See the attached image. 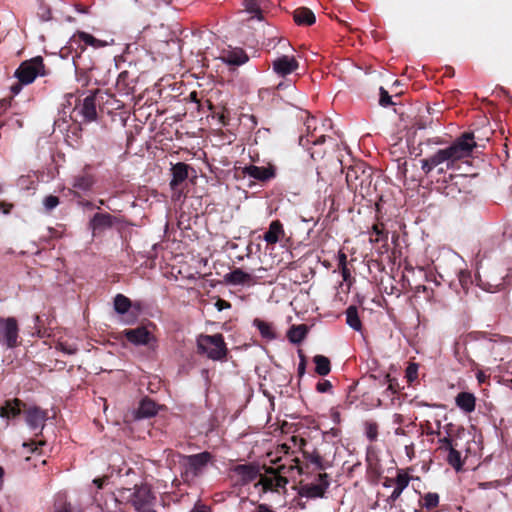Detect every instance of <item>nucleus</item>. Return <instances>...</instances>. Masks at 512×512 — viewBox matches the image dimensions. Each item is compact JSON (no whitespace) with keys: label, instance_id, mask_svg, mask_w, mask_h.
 Returning <instances> with one entry per match:
<instances>
[{"label":"nucleus","instance_id":"f3484780","mask_svg":"<svg viewBox=\"0 0 512 512\" xmlns=\"http://www.w3.org/2000/svg\"><path fill=\"white\" fill-rule=\"evenodd\" d=\"M224 281L229 285H248L253 286L258 283V278L241 268H235L224 275Z\"/></svg>","mask_w":512,"mask_h":512},{"label":"nucleus","instance_id":"9b49d317","mask_svg":"<svg viewBox=\"0 0 512 512\" xmlns=\"http://www.w3.org/2000/svg\"><path fill=\"white\" fill-rule=\"evenodd\" d=\"M330 486L329 476L327 473H319L317 483H307L300 486L298 495L301 497L316 499L323 498Z\"/></svg>","mask_w":512,"mask_h":512},{"label":"nucleus","instance_id":"aec40b11","mask_svg":"<svg viewBox=\"0 0 512 512\" xmlns=\"http://www.w3.org/2000/svg\"><path fill=\"white\" fill-rule=\"evenodd\" d=\"M116 222V217L109 213H95L90 219L88 226L95 236L105 229L112 228Z\"/></svg>","mask_w":512,"mask_h":512},{"label":"nucleus","instance_id":"a19ab883","mask_svg":"<svg viewBox=\"0 0 512 512\" xmlns=\"http://www.w3.org/2000/svg\"><path fill=\"white\" fill-rule=\"evenodd\" d=\"M458 280L464 292L468 293V290L473 283L471 273L467 270H460L458 273Z\"/></svg>","mask_w":512,"mask_h":512},{"label":"nucleus","instance_id":"774afa93","mask_svg":"<svg viewBox=\"0 0 512 512\" xmlns=\"http://www.w3.org/2000/svg\"><path fill=\"white\" fill-rule=\"evenodd\" d=\"M22 85L20 82H18L17 84H14L11 86V92L13 94H18L20 91H21V88H22Z\"/></svg>","mask_w":512,"mask_h":512},{"label":"nucleus","instance_id":"6e6552de","mask_svg":"<svg viewBox=\"0 0 512 512\" xmlns=\"http://www.w3.org/2000/svg\"><path fill=\"white\" fill-rule=\"evenodd\" d=\"M97 183V177L92 172V165L86 164L71 179V188L69 192L75 198H81V194L91 192Z\"/></svg>","mask_w":512,"mask_h":512},{"label":"nucleus","instance_id":"bb28decb","mask_svg":"<svg viewBox=\"0 0 512 512\" xmlns=\"http://www.w3.org/2000/svg\"><path fill=\"white\" fill-rule=\"evenodd\" d=\"M293 19L298 25L310 26L315 23V15L309 8L300 7L294 10Z\"/></svg>","mask_w":512,"mask_h":512},{"label":"nucleus","instance_id":"4468645a","mask_svg":"<svg viewBox=\"0 0 512 512\" xmlns=\"http://www.w3.org/2000/svg\"><path fill=\"white\" fill-rule=\"evenodd\" d=\"M154 497L151 490L146 485H135L134 492L131 495L133 507L138 512H146V506L150 505Z\"/></svg>","mask_w":512,"mask_h":512},{"label":"nucleus","instance_id":"7ed1b4c3","mask_svg":"<svg viewBox=\"0 0 512 512\" xmlns=\"http://www.w3.org/2000/svg\"><path fill=\"white\" fill-rule=\"evenodd\" d=\"M305 127L306 133L300 135L299 144L309 151L313 160H323L326 158V149L323 145L327 139V136L324 134V122L319 127L317 118L308 116Z\"/></svg>","mask_w":512,"mask_h":512},{"label":"nucleus","instance_id":"4c0bfd02","mask_svg":"<svg viewBox=\"0 0 512 512\" xmlns=\"http://www.w3.org/2000/svg\"><path fill=\"white\" fill-rule=\"evenodd\" d=\"M410 480L411 477L407 471L403 469H398L397 475L394 478L395 487L404 490L409 485Z\"/></svg>","mask_w":512,"mask_h":512},{"label":"nucleus","instance_id":"c85d7f7f","mask_svg":"<svg viewBox=\"0 0 512 512\" xmlns=\"http://www.w3.org/2000/svg\"><path fill=\"white\" fill-rule=\"evenodd\" d=\"M476 398L472 393L460 392L456 396V404L463 411L470 413L475 410Z\"/></svg>","mask_w":512,"mask_h":512},{"label":"nucleus","instance_id":"5701e85b","mask_svg":"<svg viewBox=\"0 0 512 512\" xmlns=\"http://www.w3.org/2000/svg\"><path fill=\"white\" fill-rule=\"evenodd\" d=\"M476 278L478 281V286L487 292H497L504 286L503 276L493 278H489L487 275L482 276L479 269L477 270Z\"/></svg>","mask_w":512,"mask_h":512},{"label":"nucleus","instance_id":"58836bf2","mask_svg":"<svg viewBox=\"0 0 512 512\" xmlns=\"http://www.w3.org/2000/svg\"><path fill=\"white\" fill-rule=\"evenodd\" d=\"M439 504V495L437 493H426L421 500V507L426 510H431Z\"/></svg>","mask_w":512,"mask_h":512},{"label":"nucleus","instance_id":"473e14b6","mask_svg":"<svg viewBox=\"0 0 512 512\" xmlns=\"http://www.w3.org/2000/svg\"><path fill=\"white\" fill-rule=\"evenodd\" d=\"M388 232L385 230V225L382 222L375 223L370 232V242H387Z\"/></svg>","mask_w":512,"mask_h":512},{"label":"nucleus","instance_id":"3c124183","mask_svg":"<svg viewBox=\"0 0 512 512\" xmlns=\"http://www.w3.org/2000/svg\"><path fill=\"white\" fill-rule=\"evenodd\" d=\"M215 307L217 308L218 311H222L231 308V303L222 298H218L215 303Z\"/></svg>","mask_w":512,"mask_h":512},{"label":"nucleus","instance_id":"69168bd1","mask_svg":"<svg viewBox=\"0 0 512 512\" xmlns=\"http://www.w3.org/2000/svg\"><path fill=\"white\" fill-rule=\"evenodd\" d=\"M75 8L76 10L79 12V13H82V14H87L89 13V8L87 6H84L82 4H76L75 5Z\"/></svg>","mask_w":512,"mask_h":512},{"label":"nucleus","instance_id":"2eb2a0df","mask_svg":"<svg viewBox=\"0 0 512 512\" xmlns=\"http://www.w3.org/2000/svg\"><path fill=\"white\" fill-rule=\"evenodd\" d=\"M25 407L26 404L18 398L7 399L0 407V417L6 420L7 426L9 421L18 417Z\"/></svg>","mask_w":512,"mask_h":512},{"label":"nucleus","instance_id":"7c9ffc66","mask_svg":"<svg viewBox=\"0 0 512 512\" xmlns=\"http://www.w3.org/2000/svg\"><path fill=\"white\" fill-rule=\"evenodd\" d=\"M315 364V372L320 376H326L331 371V362L328 357L324 355H315L313 357Z\"/></svg>","mask_w":512,"mask_h":512},{"label":"nucleus","instance_id":"cd10ccee","mask_svg":"<svg viewBox=\"0 0 512 512\" xmlns=\"http://www.w3.org/2000/svg\"><path fill=\"white\" fill-rule=\"evenodd\" d=\"M157 413V405L156 403L149 399L144 398L141 400L139 407L136 411V417L137 418H150Z\"/></svg>","mask_w":512,"mask_h":512},{"label":"nucleus","instance_id":"dca6fc26","mask_svg":"<svg viewBox=\"0 0 512 512\" xmlns=\"http://www.w3.org/2000/svg\"><path fill=\"white\" fill-rule=\"evenodd\" d=\"M124 336L130 343L137 346L149 345L152 341H155L154 336L145 326L126 329L124 330Z\"/></svg>","mask_w":512,"mask_h":512},{"label":"nucleus","instance_id":"8fccbe9b","mask_svg":"<svg viewBox=\"0 0 512 512\" xmlns=\"http://www.w3.org/2000/svg\"><path fill=\"white\" fill-rule=\"evenodd\" d=\"M309 461L317 466L318 469H324L322 463V456L318 453L309 455Z\"/></svg>","mask_w":512,"mask_h":512},{"label":"nucleus","instance_id":"052dcab7","mask_svg":"<svg viewBox=\"0 0 512 512\" xmlns=\"http://www.w3.org/2000/svg\"><path fill=\"white\" fill-rule=\"evenodd\" d=\"M421 427L423 428V431L426 433V435H434V430L429 421L421 424Z\"/></svg>","mask_w":512,"mask_h":512},{"label":"nucleus","instance_id":"393cba45","mask_svg":"<svg viewBox=\"0 0 512 512\" xmlns=\"http://www.w3.org/2000/svg\"><path fill=\"white\" fill-rule=\"evenodd\" d=\"M189 169H191V167L184 162H178L172 166V180L170 182V186L172 189H176L181 183H183L188 178Z\"/></svg>","mask_w":512,"mask_h":512},{"label":"nucleus","instance_id":"de8ad7c7","mask_svg":"<svg viewBox=\"0 0 512 512\" xmlns=\"http://www.w3.org/2000/svg\"><path fill=\"white\" fill-rule=\"evenodd\" d=\"M439 449L443 451H448L449 449L457 446V443L451 437H443L439 439Z\"/></svg>","mask_w":512,"mask_h":512},{"label":"nucleus","instance_id":"c03bdc74","mask_svg":"<svg viewBox=\"0 0 512 512\" xmlns=\"http://www.w3.org/2000/svg\"><path fill=\"white\" fill-rule=\"evenodd\" d=\"M129 72L128 71H122L119 75H118V78H117V82H116V86L118 88V90H126L129 88V82H128V79H129Z\"/></svg>","mask_w":512,"mask_h":512},{"label":"nucleus","instance_id":"412c9836","mask_svg":"<svg viewBox=\"0 0 512 512\" xmlns=\"http://www.w3.org/2000/svg\"><path fill=\"white\" fill-rule=\"evenodd\" d=\"M23 411L25 412L26 422L30 428H43L44 423L48 417L46 410H43L38 406H30L28 408L25 407Z\"/></svg>","mask_w":512,"mask_h":512},{"label":"nucleus","instance_id":"ddd939ff","mask_svg":"<svg viewBox=\"0 0 512 512\" xmlns=\"http://www.w3.org/2000/svg\"><path fill=\"white\" fill-rule=\"evenodd\" d=\"M99 93H91L83 99L81 105L77 107L79 114L83 117V122H92L97 119V105L99 101Z\"/></svg>","mask_w":512,"mask_h":512},{"label":"nucleus","instance_id":"338daca9","mask_svg":"<svg viewBox=\"0 0 512 512\" xmlns=\"http://www.w3.org/2000/svg\"><path fill=\"white\" fill-rule=\"evenodd\" d=\"M476 378L479 381V383H484L488 376L483 371H478L476 374Z\"/></svg>","mask_w":512,"mask_h":512},{"label":"nucleus","instance_id":"6ab92c4d","mask_svg":"<svg viewBox=\"0 0 512 512\" xmlns=\"http://www.w3.org/2000/svg\"><path fill=\"white\" fill-rule=\"evenodd\" d=\"M299 67V62L295 59V57H290L287 55H283L278 57L272 62L273 71L280 77H285L294 71H296Z\"/></svg>","mask_w":512,"mask_h":512},{"label":"nucleus","instance_id":"9d476101","mask_svg":"<svg viewBox=\"0 0 512 512\" xmlns=\"http://www.w3.org/2000/svg\"><path fill=\"white\" fill-rule=\"evenodd\" d=\"M443 182V193L452 198L461 193H469L471 189V180L464 174H449L448 178L444 176Z\"/></svg>","mask_w":512,"mask_h":512},{"label":"nucleus","instance_id":"0eeeda50","mask_svg":"<svg viewBox=\"0 0 512 512\" xmlns=\"http://www.w3.org/2000/svg\"><path fill=\"white\" fill-rule=\"evenodd\" d=\"M320 161V164L316 167L317 183L320 187H323L331 184L335 176L343 173L344 167L342 160L334 154H330Z\"/></svg>","mask_w":512,"mask_h":512},{"label":"nucleus","instance_id":"c756f323","mask_svg":"<svg viewBox=\"0 0 512 512\" xmlns=\"http://www.w3.org/2000/svg\"><path fill=\"white\" fill-rule=\"evenodd\" d=\"M308 333L307 326L304 324L293 325L287 333L289 341L293 344L301 343Z\"/></svg>","mask_w":512,"mask_h":512},{"label":"nucleus","instance_id":"39448f33","mask_svg":"<svg viewBox=\"0 0 512 512\" xmlns=\"http://www.w3.org/2000/svg\"><path fill=\"white\" fill-rule=\"evenodd\" d=\"M197 348L200 353L207 355L214 361L226 358L228 349L221 333L214 335L201 334L197 338Z\"/></svg>","mask_w":512,"mask_h":512},{"label":"nucleus","instance_id":"72a5a7b5","mask_svg":"<svg viewBox=\"0 0 512 512\" xmlns=\"http://www.w3.org/2000/svg\"><path fill=\"white\" fill-rule=\"evenodd\" d=\"M254 326L257 327V329L259 330L261 336L267 340H273L276 338V334L274 332V329H273V326L266 322V321H263L261 319H258L256 318L254 320Z\"/></svg>","mask_w":512,"mask_h":512},{"label":"nucleus","instance_id":"79ce46f5","mask_svg":"<svg viewBox=\"0 0 512 512\" xmlns=\"http://www.w3.org/2000/svg\"><path fill=\"white\" fill-rule=\"evenodd\" d=\"M365 433L367 438L374 442L378 437V425L375 422H367L365 424Z\"/></svg>","mask_w":512,"mask_h":512},{"label":"nucleus","instance_id":"20e7f679","mask_svg":"<svg viewBox=\"0 0 512 512\" xmlns=\"http://www.w3.org/2000/svg\"><path fill=\"white\" fill-rule=\"evenodd\" d=\"M213 462V455L204 451L193 455H183L180 460L181 477L185 482L194 481L202 476L209 464Z\"/></svg>","mask_w":512,"mask_h":512},{"label":"nucleus","instance_id":"f257e3e1","mask_svg":"<svg viewBox=\"0 0 512 512\" xmlns=\"http://www.w3.org/2000/svg\"><path fill=\"white\" fill-rule=\"evenodd\" d=\"M476 147L473 133L465 132L452 143L438 149L432 155L421 159V170L429 175L436 169L437 174L446 175L448 170L458 168L459 161L469 158Z\"/></svg>","mask_w":512,"mask_h":512},{"label":"nucleus","instance_id":"e433bc0d","mask_svg":"<svg viewBox=\"0 0 512 512\" xmlns=\"http://www.w3.org/2000/svg\"><path fill=\"white\" fill-rule=\"evenodd\" d=\"M457 446L449 449L446 461L452 466L456 471H460L463 466V461L461 459V453L456 449Z\"/></svg>","mask_w":512,"mask_h":512},{"label":"nucleus","instance_id":"e2e57ef3","mask_svg":"<svg viewBox=\"0 0 512 512\" xmlns=\"http://www.w3.org/2000/svg\"><path fill=\"white\" fill-rule=\"evenodd\" d=\"M454 75H455V70H454V68H453V67H451V66H446V67L444 68L443 76H445V77H449V78H452V77H454Z\"/></svg>","mask_w":512,"mask_h":512},{"label":"nucleus","instance_id":"ea45409f","mask_svg":"<svg viewBox=\"0 0 512 512\" xmlns=\"http://www.w3.org/2000/svg\"><path fill=\"white\" fill-rule=\"evenodd\" d=\"M78 37L80 41H82L85 45H90L95 48L103 47L105 46V43L94 36H92L89 33L86 32H78Z\"/></svg>","mask_w":512,"mask_h":512},{"label":"nucleus","instance_id":"4d7b16f0","mask_svg":"<svg viewBox=\"0 0 512 512\" xmlns=\"http://www.w3.org/2000/svg\"><path fill=\"white\" fill-rule=\"evenodd\" d=\"M56 512H81L79 509H75L71 504L66 503Z\"/></svg>","mask_w":512,"mask_h":512},{"label":"nucleus","instance_id":"37998d69","mask_svg":"<svg viewBox=\"0 0 512 512\" xmlns=\"http://www.w3.org/2000/svg\"><path fill=\"white\" fill-rule=\"evenodd\" d=\"M381 384H388L387 390L391 391L392 394H396L399 390V384L396 379H392L389 374L383 376Z\"/></svg>","mask_w":512,"mask_h":512},{"label":"nucleus","instance_id":"c9c22d12","mask_svg":"<svg viewBox=\"0 0 512 512\" xmlns=\"http://www.w3.org/2000/svg\"><path fill=\"white\" fill-rule=\"evenodd\" d=\"M131 300L123 294H117L114 298V310L118 314H125L131 308Z\"/></svg>","mask_w":512,"mask_h":512},{"label":"nucleus","instance_id":"4be33fe9","mask_svg":"<svg viewBox=\"0 0 512 512\" xmlns=\"http://www.w3.org/2000/svg\"><path fill=\"white\" fill-rule=\"evenodd\" d=\"M233 472L240 477L242 484H248L260 475L259 467L252 463L236 465L233 468Z\"/></svg>","mask_w":512,"mask_h":512},{"label":"nucleus","instance_id":"603ef678","mask_svg":"<svg viewBox=\"0 0 512 512\" xmlns=\"http://www.w3.org/2000/svg\"><path fill=\"white\" fill-rule=\"evenodd\" d=\"M340 270V273H341V276L343 278V281L344 282H347L349 285H351V272H350V269L348 267H341L339 268Z\"/></svg>","mask_w":512,"mask_h":512},{"label":"nucleus","instance_id":"5fc2aeb1","mask_svg":"<svg viewBox=\"0 0 512 512\" xmlns=\"http://www.w3.org/2000/svg\"><path fill=\"white\" fill-rule=\"evenodd\" d=\"M347 267V255L340 251L338 253V268Z\"/></svg>","mask_w":512,"mask_h":512},{"label":"nucleus","instance_id":"a878e982","mask_svg":"<svg viewBox=\"0 0 512 512\" xmlns=\"http://www.w3.org/2000/svg\"><path fill=\"white\" fill-rule=\"evenodd\" d=\"M266 0H245L244 7L245 11L250 14V19H263V14L265 12V4Z\"/></svg>","mask_w":512,"mask_h":512},{"label":"nucleus","instance_id":"680f3d73","mask_svg":"<svg viewBox=\"0 0 512 512\" xmlns=\"http://www.w3.org/2000/svg\"><path fill=\"white\" fill-rule=\"evenodd\" d=\"M306 361L304 357H301V361L298 365V375L302 377L305 373Z\"/></svg>","mask_w":512,"mask_h":512},{"label":"nucleus","instance_id":"423d86ee","mask_svg":"<svg viewBox=\"0 0 512 512\" xmlns=\"http://www.w3.org/2000/svg\"><path fill=\"white\" fill-rule=\"evenodd\" d=\"M48 74L42 56H36L23 61L16 69L14 75L21 84H31L37 76Z\"/></svg>","mask_w":512,"mask_h":512},{"label":"nucleus","instance_id":"13d9d810","mask_svg":"<svg viewBox=\"0 0 512 512\" xmlns=\"http://www.w3.org/2000/svg\"><path fill=\"white\" fill-rule=\"evenodd\" d=\"M79 201H78V204L81 205L82 207L86 208V209H89V210H92L95 208V205L89 201V200H84L81 198H78Z\"/></svg>","mask_w":512,"mask_h":512},{"label":"nucleus","instance_id":"864d4df0","mask_svg":"<svg viewBox=\"0 0 512 512\" xmlns=\"http://www.w3.org/2000/svg\"><path fill=\"white\" fill-rule=\"evenodd\" d=\"M14 205L12 203L0 201V212L3 214H9Z\"/></svg>","mask_w":512,"mask_h":512},{"label":"nucleus","instance_id":"b1692460","mask_svg":"<svg viewBox=\"0 0 512 512\" xmlns=\"http://www.w3.org/2000/svg\"><path fill=\"white\" fill-rule=\"evenodd\" d=\"M284 237L285 230L280 220H273L263 235V239L268 245H274Z\"/></svg>","mask_w":512,"mask_h":512},{"label":"nucleus","instance_id":"bf43d9fd","mask_svg":"<svg viewBox=\"0 0 512 512\" xmlns=\"http://www.w3.org/2000/svg\"><path fill=\"white\" fill-rule=\"evenodd\" d=\"M416 374H417V367L415 365H410L407 368V377H408L409 381H412L413 377H416Z\"/></svg>","mask_w":512,"mask_h":512},{"label":"nucleus","instance_id":"2f4dec72","mask_svg":"<svg viewBox=\"0 0 512 512\" xmlns=\"http://www.w3.org/2000/svg\"><path fill=\"white\" fill-rule=\"evenodd\" d=\"M346 323L355 331H361L362 322L356 306L351 305L346 309Z\"/></svg>","mask_w":512,"mask_h":512},{"label":"nucleus","instance_id":"1a4fd4ad","mask_svg":"<svg viewBox=\"0 0 512 512\" xmlns=\"http://www.w3.org/2000/svg\"><path fill=\"white\" fill-rule=\"evenodd\" d=\"M285 465H280L277 468L267 467L265 473L259 475L257 485L262 486L263 492H279L280 488H285L288 479L283 475L286 471Z\"/></svg>","mask_w":512,"mask_h":512},{"label":"nucleus","instance_id":"0e129e2a","mask_svg":"<svg viewBox=\"0 0 512 512\" xmlns=\"http://www.w3.org/2000/svg\"><path fill=\"white\" fill-rule=\"evenodd\" d=\"M106 477H102V478H95L93 480V483L97 486L98 489H102L103 486H104V483L106 481Z\"/></svg>","mask_w":512,"mask_h":512},{"label":"nucleus","instance_id":"6e6d98bb","mask_svg":"<svg viewBox=\"0 0 512 512\" xmlns=\"http://www.w3.org/2000/svg\"><path fill=\"white\" fill-rule=\"evenodd\" d=\"M402 492L403 490L395 487L391 495L389 496L388 501L394 503L401 496Z\"/></svg>","mask_w":512,"mask_h":512},{"label":"nucleus","instance_id":"a211bd4d","mask_svg":"<svg viewBox=\"0 0 512 512\" xmlns=\"http://www.w3.org/2000/svg\"><path fill=\"white\" fill-rule=\"evenodd\" d=\"M242 173L244 176H248L260 182H267L276 176L275 168L271 165L268 167L248 165L242 168Z\"/></svg>","mask_w":512,"mask_h":512},{"label":"nucleus","instance_id":"a18cd8bd","mask_svg":"<svg viewBox=\"0 0 512 512\" xmlns=\"http://www.w3.org/2000/svg\"><path fill=\"white\" fill-rule=\"evenodd\" d=\"M379 95H380L379 104L382 107H388V106L394 105V102L392 101V97L390 96L388 91L385 90L383 87H380Z\"/></svg>","mask_w":512,"mask_h":512},{"label":"nucleus","instance_id":"f704fd0d","mask_svg":"<svg viewBox=\"0 0 512 512\" xmlns=\"http://www.w3.org/2000/svg\"><path fill=\"white\" fill-rule=\"evenodd\" d=\"M247 54L242 50H233L228 52V54L225 56V61L230 65H242L248 61Z\"/></svg>","mask_w":512,"mask_h":512},{"label":"nucleus","instance_id":"49530a36","mask_svg":"<svg viewBox=\"0 0 512 512\" xmlns=\"http://www.w3.org/2000/svg\"><path fill=\"white\" fill-rule=\"evenodd\" d=\"M60 201L57 196L48 195L43 200V205L47 211H51L59 205Z\"/></svg>","mask_w":512,"mask_h":512},{"label":"nucleus","instance_id":"09e8293b","mask_svg":"<svg viewBox=\"0 0 512 512\" xmlns=\"http://www.w3.org/2000/svg\"><path fill=\"white\" fill-rule=\"evenodd\" d=\"M332 383L329 380H322L316 384V390L319 393H327L332 390Z\"/></svg>","mask_w":512,"mask_h":512},{"label":"nucleus","instance_id":"f03ea898","mask_svg":"<svg viewBox=\"0 0 512 512\" xmlns=\"http://www.w3.org/2000/svg\"><path fill=\"white\" fill-rule=\"evenodd\" d=\"M373 174V169L365 162H354L346 172V183L349 190L358 193L362 198L372 196L376 190Z\"/></svg>","mask_w":512,"mask_h":512},{"label":"nucleus","instance_id":"f8f14e48","mask_svg":"<svg viewBox=\"0 0 512 512\" xmlns=\"http://www.w3.org/2000/svg\"><path fill=\"white\" fill-rule=\"evenodd\" d=\"M19 328L17 320L13 317L0 318V343L3 341L7 348L18 346Z\"/></svg>","mask_w":512,"mask_h":512}]
</instances>
